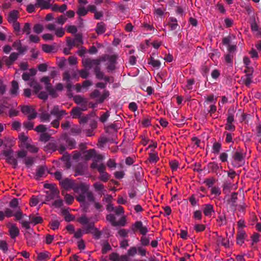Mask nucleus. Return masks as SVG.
I'll use <instances>...</instances> for the list:
<instances>
[{"instance_id":"a19ab883","label":"nucleus","mask_w":261,"mask_h":261,"mask_svg":"<svg viewBox=\"0 0 261 261\" xmlns=\"http://www.w3.org/2000/svg\"><path fill=\"white\" fill-rule=\"evenodd\" d=\"M106 220L110 222L113 226H115L116 224V218L113 214H109L106 216Z\"/></svg>"},{"instance_id":"c85d7f7f","label":"nucleus","mask_w":261,"mask_h":261,"mask_svg":"<svg viewBox=\"0 0 261 261\" xmlns=\"http://www.w3.org/2000/svg\"><path fill=\"white\" fill-rule=\"evenodd\" d=\"M45 170H46V168L45 166H40L38 168V169L36 172V176H37L36 179H38V178L41 177L44 174Z\"/></svg>"},{"instance_id":"4c0bfd02","label":"nucleus","mask_w":261,"mask_h":261,"mask_svg":"<svg viewBox=\"0 0 261 261\" xmlns=\"http://www.w3.org/2000/svg\"><path fill=\"white\" fill-rule=\"evenodd\" d=\"M148 160L150 163H156L159 160V158L156 153H150Z\"/></svg>"},{"instance_id":"774afa93","label":"nucleus","mask_w":261,"mask_h":261,"mask_svg":"<svg viewBox=\"0 0 261 261\" xmlns=\"http://www.w3.org/2000/svg\"><path fill=\"white\" fill-rule=\"evenodd\" d=\"M171 168L172 170L175 171L178 167V162L175 160L172 161L169 163Z\"/></svg>"},{"instance_id":"864d4df0","label":"nucleus","mask_w":261,"mask_h":261,"mask_svg":"<svg viewBox=\"0 0 261 261\" xmlns=\"http://www.w3.org/2000/svg\"><path fill=\"white\" fill-rule=\"evenodd\" d=\"M34 162V159L33 157H27L24 160V163L27 166L29 167L32 166Z\"/></svg>"},{"instance_id":"b1692460","label":"nucleus","mask_w":261,"mask_h":261,"mask_svg":"<svg viewBox=\"0 0 261 261\" xmlns=\"http://www.w3.org/2000/svg\"><path fill=\"white\" fill-rule=\"evenodd\" d=\"M86 154L84 155V159L86 161L89 160L92 157L96 154V151L94 149H90L85 152Z\"/></svg>"},{"instance_id":"bb28decb","label":"nucleus","mask_w":261,"mask_h":261,"mask_svg":"<svg viewBox=\"0 0 261 261\" xmlns=\"http://www.w3.org/2000/svg\"><path fill=\"white\" fill-rule=\"evenodd\" d=\"M76 13L80 17L84 16L88 13L87 9H86L85 7L82 6H79L78 7Z\"/></svg>"},{"instance_id":"13d9d810","label":"nucleus","mask_w":261,"mask_h":261,"mask_svg":"<svg viewBox=\"0 0 261 261\" xmlns=\"http://www.w3.org/2000/svg\"><path fill=\"white\" fill-rule=\"evenodd\" d=\"M234 55L233 54H228L225 56V60L227 63H232Z\"/></svg>"},{"instance_id":"c9c22d12","label":"nucleus","mask_w":261,"mask_h":261,"mask_svg":"<svg viewBox=\"0 0 261 261\" xmlns=\"http://www.w3.org/2000/svg\"><path fill=\"white\" fill-rule=\"evenodd\" d=\"M60 224V222L58 220H55L51 221L49 223V225L51 229L55 230L59 228Z\"/></svg>"},{"instance_id":"f8f14e48","label":"nucleus","mask_w":261,"mask_h":261,"mask_svg":"<svg viewBox=\"0 0 261 261\" xmlns=\"http://www.w3.org/2000/svg\"><path fill=\"white\" fill-rule=\"evenodd\" d=\"M46 200L49 201L59 196V191L57 188H53L51 191L46 192Z\"/></svg>"},{"instance_id":"aec40b11","label":"nucleus","mask_w":261,"mask_h":261,"mask_svg":"<svg viewBox=\"0 0 261 261\" xmlns=\"http://www.w3.org/2000/svg\"><path fill=\"white\" fill-rule=\"evenodd\" d=\"M238 193L237 192H233L231 194L230 198L227 200V202L230 203L231 206L236 207L237 204H236L237 200L238 199Z\"/></svg>"},{"instance_id":"052dcab7","label":"nucleus","mask_w":261,"mask_h":261,"mask_svg":"<svg viewBox=\"0 0 261 261\" xmlns=\"http://www.w3.org/2000/svg\"><path fill=\"white\" fill-rule=\"evenodd\" d=\"M194 229L196 232H201L205 230V226L203 224H196L194 226Z\"/></svg>"},{"instance_id":"f3484780","label":"nucleus","mask_w":261,"mask_h":261,"mask_svg":"<svg viewBox=\"0 0 261 261\" xmlns=\"http://www.w3.org/2000/svg\"><path fill=\"white\" fill-rule=\"evenodd\" d=\"M29 219L30 222L34 225L38 224H41L43 222V220L41 217H35L33 215H30L29 216Z\"/></svg>"},{"instance_id":"4468645a","label":"nucleus","mask_w":261,"mask_h":261,"mask_svg":"<svg viewBox=\"0 0 261 261\" xmlns=\"http://www.w3.org/2000/svg\"><path fill=\"white\" fill-rule=\"evenodd\" d=\"M84 110V109H81L80 107H74L72 109L70 115L72 116L73 118H79L82 115V112Z\"/></svg>"},{"instance_id":"0eeeda50","label":"nucleus","mask_w":261,"mask_h":261,"mask_svg":"<svg viewBox=\"0 0 261 261\" xmlns=\"http://www.w3.org/2000/svg\"><path fill=\"white\" fill-rule=\"evenodd\" d=\"M82 63L83 66L85 68H88V69L91 68L93 66L95 67L99 66L100 65V61L97 59H91L90 58H87L85 60H83L82 61Z\"/></svg>"},{"instance_id":"2eb2a0df","label":"nucleus","mask_w":261,"mask_h":261,"mask_svg":"<svg viewBox=\"0 0 261 261\" xmlns=\"http://www.w3.org/2000/svg\"><path fill=\"white\" fill-rule=\"evenodd\" d=\"M18 11L17 10H13L10 12L8 15V21L9 22L11 23L13 22L17 21L18 17Z\"/></svg>"},{"instance_id":"1a4fd4ad","label":"nucleus","mask_w":261,"mask_h":261,"mask_svg":"<svg viewBox=\"0 0 261 261\" xmlns=\"http://www.w3.org/2000/svg\"><path fill=\"white\" fill-rule=\"evenodd\" d=\"M245 156L246 153H244L242 150L238 149L234 153L232 158L236 162H241L244 160Z\"/></svg>"},{"instance_id":"e2e57ef3","label":"nucleus","mask_w":261,"mask_h":261,"mask_svg":"<svg viewBox=\"0 0 261 261\" xmlns=\"http://www.w3.org/2000/svg\"><path fill=\"white\" fill-rule=\"evenodd\" d=\"M244 72L246 73V76H252L253 69L252 67L246 66Z\"/></svg>"},{"instance_id":"393cba45","label":"nucleus","mask_w":261,"mask_h":261,"mask_svg":"<svg viewBox=\"0 0 261 261\" xmlns=\"http://www.w3.org/2000/svg\"><path fill=\"white\" fill-rule=\"evenodd\" d=\"M94 222H91L88 223L87 225L85 227L84 229V233L88 234L91 233L92 230H93L95 228Z\"/></svg>"},{"instance_id":"5701e85b","label":"nucleus","mask_w":261,"mask_h":261,"mask_svg":"<svg viewBox=\"0 0 261 261\" xmlns=\"http://www.w3.org/2000/svg\"><path fill=\"white\" fill-rule=\"evenodd\" d=\"M11 86L12 87L10 91L11 94L16 95L19 88L18 83L17 81L14 80L11 83Z\"/></svg>"},{"instance_id":"ddd939ff","label":"nucleus","mask_w":261,"mask_h":261,"mask_svg":"<svg viewBox=\"0 0 261 261\" xmlns=\"http://www.w3.org/2000/svg\"><path fill=\"white\" fill-rule=\"evenodd\" d=\"M9 232L11 238L13 239L19 236V230L16 224H12L9 227Z\"/></svg>"},{"instance_id":"4d7b16f0","label":"nucleus","mask_w":261,"mask_h":261,"mask_svg":"<svg viewBox=\"0 0 261 261\" xmlns=\"http://www.w3.org/2000/svg\"><path fill=\"white\" fill-rule=\"evenodd\" d=\"M4 212L5 217L7 218L11 217L14 215V211L11 210L9 208H5V211Z\"/></svg>"},{"instance_id":"c756f323","label":"nucleus","mask_w":261,"mask_h":261,"mask_svg":"<svg viewBox=\"0 0 261 261\" xmlns=\"http://www.w3.org/2000/svg\"><path fill=\"white\" fill-rule=\"evenodd\" d=\"M76 221L82 225H87L89 223V219L85 215L77 219Z\"/></svg>"},{"instance_id":"7c9ffc66","label":"nucleus","mask_w":261,"mask_h":261,"mask_svg":"<svg viewBox=\"0 0 261 261\" xmlns=\"http://www.w3.org/2000/svg\"><path fill=\"white\" fill-rule=\"evenodd\" d=\"M30 86L31 87L33 86L34 92L35 94H37L42 89V87L35 81L31 82Z\"/></svg>"},{"instance_id":"4be33fe9","label":"nucleus","mask_w":261,"mask_h":261,"mask_svg":"<svg viewBox=\"0 0 261 261\" xmlns=\"http://www.w3.org/2000/svg\"><path fill=\"white\" fill-rule=\"evenodd\" d=\"M46 28L50 31H56V33H64V30L62 28L56 29V25L53 23H49L46 25Z\"/></svg>"},{"instance_id":"5fc2aeb1","label":"nucleus","mask_w":261,"mask_h":261,"mask_svg":"<svg viewBox=\"0 0 261 261\" xmlns=\"http://www.w3.org/2000/svg\"><path fill=\"white\" fill-rule=\"evenodd\" d=\"M33 30L35 33H41L43 30V27L42 24H36L34 26Z\"/></svg>"},{"instance_id":"39448f33","label":"nucleus","mask_w":261,"mask_h":261,"mask_svg":"<svg viewBox=\"0 0 261 261\" xmlns=\"http://www.w3.org/2000/svg\"><path fill=\"white\" fill-rule=\"evenodd\" d=\"M67 44L69 47L72 48L73 46H79L83 44L82 36L81 34H76L74 38H67Z\"/></svg>"},{"instance_id":"3c124183","label":"nucleus","mask_w":261,"mask_h":261,"mask_svg":"<svg viewBox=\"0 0 261 261\" xmlns=\"http://www.w3.org/2000/svg\"><path fill=\"white\" fill-rule=\"evenodd\" d=\"M42 49L44 52L49 53L53 51L54 47L48 44H43L42 45Z\"/></svg>"},{"instance_id":"79ce46f5","label":"nucleus","mask_w":261,"mask_h":261,"mask_svg":"<svg viewBox=\"0 0 261 261\" xmlns=\"http://www.w3.org/2000/svg\"><path fill=\"white\" fill-rule=\"evenodd\" d=\"M66 142L67 144L70 149H73L75 147L76 142L73 139L67 138L66 139Z\"/></svg>"},{"instance_id":"338daca9","label":"nucleus","mask_w":261,"mask_h":261,"mask_svg":"<svg viewBox=\"0 0 261 261\" xmlns=\"http://www.w3.org/2000/svg\"><path fill=\"white\" fill-rule=\"evenodd\" d=\"M66 216H65V220L66 221V222H70V221H73L74 219H75V217L71 215V214H70L69 213V212H66Z\"/></svg>"},{"instance_id":"a211bd4d","label":"nucleus","mask_w":261,"mask_h":261,"mask_svg":"<svg viewBox=\"0 0 261 261\" xmlns=\"http://www.w3.org/2000/svg\"><path fill=\"white\" fill-rule=\"evenodd\" d=\"M50 253L48 252L45 251L38 253L37 260L39 261H47L50 259Z\"/></svg>"},{"instance_id":"6ab92c4d","label":"nucleus","mask_w":261,"mask_h":261,"mask_svg":"<svg viewBox=\"0 0 261 261\" xmlns=\"http://www.w3.org/2000/svg\"><path fill=\"white\" fill-rule=\"evenodd\" d=\"M213 213H214L213 206L212 204H205L203 209V214L205 216H211Z\"/></svg>"},{"instance_id":"603ef678","label":"nucleus","mask_w":261,"mask_h":261,"mask_svg":"<svg viewBox=\"0 0 261 261\" xmlns=\"http://www.w3.org/2000/svg\"><path fill=\"white\" fill-rule=\"evenodd\" d=\"M21 111L23 114L26 115L30 113L32 110L29 106H21Z\"/></svg>"},{"instance_id":"a18cd8bd","label":"nucleus","mask_w":261,"mask_h":261,"mask_svg":"<svg viewBox=\"0 0 261 261\" xmlns=\"http://www.w3.org/2000/svg\"><path fill=\"white\" fill-rule=\"evenodd\" d=\"M34 130L38 133H42V134L45 133L47 130V128L44 125L39 124L34 128Z\"/></svg>"},{"instance_id":"a878e982","label":"nucleus","mask_w":261,"mask_h":261,"mask_svg":"<svg viewBox=\"0 0 261 261\" xmlns=\"http://www.w3.org/2000/svg\"><path fill=\"white\" fill-rule=\"evenodd\" d=\"M94 71L95 74L96 78L99 80H102L104 77V73L100 71V66L95 67Z\"/></svg>"},{"instance_id":"f704fd0d","label":"nucleus","mask_w":261,"mask_h":261,"mask_svg":"<svg viewBox=\"0 0 261 261\" xmlns=\"http://www.w3.org/2000/svg\"><path fill=\"white\" fill-rule=\"evenodd\" d=\"M40 118L42 122L49 121L50 119V113L43 112L40 115Z\"/></svg>"},{"instance_id":"423d86ee","label":"nucleus","mask_w":261,"mask_h":261,"mask_svg":"<svg viewBox=\"0 0 261 261\" xmlns=\"http://www.w3.org/2000/svg\"><path fill=\"white\" fill-rule=\"evenodd\" d=\"M89 187L88 185L84 183L81 182V186L79 188V192H81V193L76 197V199L80 202H84L85 201V196L87 192L89 190Z\"/></svg>"},{"instance_id":"473e14b6","label":"nucleus","mask_w":261,"mask_h":261,"mask_svg":"<svg viewBox=\"0 0 261 261\" xmlns=\"http://www.w3.org/2000/svg\"><path fill=\"white\" fill-rule=\"evenodd\" d=\"M25 147L32 153H36L38 151V148L35 145H31L29 143H25Z\"/></svg>"},{"instance_id":"680f3d73","label":"nucleus","mask_w":261,"mask_h":261,"mask_svg":"<svg viewBox=\"0 0 261 261\" xmlns=\"http://www.w3.org/2000/svg\"><path fill=\"white\" fill-rule=\"evenodd\" d=\"M0 248L3 250L5 252L8 250V244L5 241H0Z\"/></svg>"},{"instance_id":"58836bf2","label":"nucleus","mask_w":261,"mask_h":261,"mask_svg":"<svg viewBox=\"0 0 261 261\" xmlns=\"http://www.w3.org/2000/svg\"><path fill=\"white\" fill-rule=\"evenodd\" d=\"M112 247L108 241H106L102 246L101 252L102 254H106L108 251L111 250Z\"/></svg>"},{"instance_id":"9b49d317","label":"nucleus","mask_w":261,"mask_h":261,"mask_svg":"<svg viewBox=\"0 0 261 261\" xmlns=\"http://www.w3.org/2000/svg\"><path fill=\"white\" fill-rule=\"evenodd\" d=\"M35 6L41 9H48L51 7L50 2L47 0H37Z\"/></svg>"},{"instance_id":"c03bdc74","label":"nucleus","mask_w":261,"mask_h":261,"mask_svg":"<svg viewBox=\"0 0 261 261\" xmlns=\"http://www.w3.org/2000/svg\"><path fill=\"white\" fill-rule=\"evenodd\" d=\"M110 178V175L106 172L100 173V176L99 177V179L103 182H107Z\"/></svg>"},{"instance_id":"7ed1b4c3","label":"nucleus","mask_w":261,"mask_h":261,"mask_svg":"<svg viewBox=\"0 0 261 261\" xmlns=\"http://www.w3.org/2000/svg\"><path fill=\"white\" fill-rule=\"evenodd\" d=\"M10 207L16 211L14 213V215L16 220H20L22 218L23 214L21 211L20 207L19 206L18 199L17 198L12 199L9 202Z\"/></svg>"},{"instance_id":"8fccbe9b","label":"nucleus","mask_w":261,"mask_h":261,"mask_svg":"<svg viewBox=\"0 0 261 261\" xmlns=\"http://www.w3.org/2000/svg\"><path fill=\"white\" fill-rule=\"evenodd\" d=\"M91 233L93 234L94 238L96 240L99 239L102 234L101 232L97 228H95L92 231Z\"/></svg>"},{"instance_id":"9d476101","label":"nucleus","mask_w":261,"mask_h":261,"mask_svg":"<svg viewBox=\"0 0 261 261\" xmlns=\"http://www.w3.org/2000/svg\"><path fill=\"white\" fill-rule=\"evenodd\" d=\"M87 167L82 163H78L74 168L75 176L84 175Z\"/></svg>"},{"instance_id":"20e7f679","label":"nucleus","mask_w":261,"mask_h":261,"mask_svg":"<svg viewBox=\"0 0 261 261\" xmlns=\"http://www.w3.org/2000/svg\"><path fill=\"white\" fill-rule=\"evenodd\" d=\"M13 153V151L11 149L7 150H4L3 151V155L6 157L7 162L12 165L13 168L15 169L17 166V161L12 155Z\"/></svg>"},{"instance_id":"09e8293b","label":"nucleus","mask_w":261,"mask_h":261,"mask_svg":"<svg viewBox=\"0 0 261 261\" xmlns=\"http://www.w3.org/2000/svg\"><path fill=\"white\" fill-rule=\"evenodd\" d=\"M126 217L125 216L122 217L119 221L117 222L116 224H115V226H124L126 225Z\"/></svg>"},{"instance_id":"de8ad7c7","label":"nucleus","mask_w":261,"mask_h":261,"mask_svg":"<svg viewBox=\"0 0 261 261\" xmlns=\"http://www.w3.org/2000/svg\"><path fill=\"white\" fill-rule=\"evenodd\" d=\"M221 148V144L219 142H215L213 146V152L215 153H218Z\"/></svg>"},{"instance_id":"bf43d9fd","label":"nucleus","mask_w":261,"mask_h":261,"mask_svg":"<svg viewBox=\"0 0 261 261\" xmlns=\"http://www.w3.org/2000/svg\"><path fill=\"white\" fill-rule=\"evenodd\" d=\"M61 110H59L58 106H55L52 110L50 111V115H53L57 117Z\"/></svg>"},{"instance_id":"412c9836","label":"nucleus","mask_w":261,"mask_h":261,"mask_svg":"<svg viewBox=\"0 0 261 261\" xmlns=\"http://www.w3.org/2000/svg\"><path fill=\"white\" fill-rule=\"evenodd\" d=\"M58 149L57 145L55 143L49 142L44 146V151L55 152Z\"/></svg>"},{"instance_id":"e433bc0d","label":"nucleus","mask_w":261,"mask_h":261,"mask_svg":"<svg viewBox=\"0 0 261 261\" xmlns=\"http://www.w3.org/2000/svg\"><path fill=\"white\" fill-rule=\"evenodd\" d=\"M50 139V136L47 133L41 134L39 137V140L41 142H46Z\"/></svg>"},{"instance_id":"0e129e2a","label":"nucleus","mask_w":261,"mask_h":261,"mask_svg":"<svg viewBox=\"0 0 261 261\" xmlns=\"http://www.w3.org/2000/svg\"><path fill=\"white\" fill-rule=\"evenodd\" d=\"M215 181V180L213 178H207L204 180V183H205L207 187H211L214 184Z\"/></svg>"},{"instance_id":"37998d69","label":"nucleus","mask_w":261,"mask_h":261,"mask_svg":"<svg viewBox=\"0 0 261 261\" xmlns=\"http://www.w3.org/2000/svg\"><path fill=\"white\" fill-rule=\"evenodd\" d=\"M208 167L212 172H216L219 169V166L217 163L215 162H211L208 164Z\"/></svg>"},{"instance_id":"cd10ccee","label":"nucleus","mask_w":261,"mask_h":261,"mask_svg":"<svg viewBox=\"0 0 261 261\" xmlns=\"http://www.w3.org/2000/svg\"><path fill=\"white\" fill-rule=\"evenodd\" d=\"M148 63L151 65L153 67H159L161 65V62L159 60H155L152 57L148 59Z\"/></svg>"},{"instance_id":"72a5a7b5","label":"nucleus","mask_w":261,"mask_h":261,"mask_svg":"<svg viewBox=\"0 0 261 261\" xmlns=\"http://www.w3.org/2000/svg\"><path fill=\"white\" fill-rule=\"evenodd\" d=\"M106 30V24L103 22H101L97 24L96 29V33H104Z\"/></svg>"},{"instance_id":"6e6d98bb","label":"nucleus","mask_w":261,"mask_h":261,"mask_svg":"<svg viewBox=\"0 0 261 261\" xmlns=\"http://www.w3.org/2000/svg\"><path fill=\"white\" fill-rule=\"evenodd\" d=\"M80 76L82 79H87L89 75V72L84 69H82L78 71Z\"/></svg>"},{"instance_id":"dca6fc26","label":"nucleus","mask_w":261,"mask_h":261,"mask_svg":"<svg viewBox=\"0 0 261 261\" xmlns=\"http://www.w3.org/2000/svg\"><path fill=\"white\" fill-rule=\"evenodd\" d=\"M25 237L27 240V245L29 246H33L36 245V241L34 237L29 232H27L25 233Z\"/></svg>"},{"instance_id":"ea45409f","label":"nucleus","mask_w":261,"mask_h":261,"mask_svg":"<svg viewBox=\"0 0 261 261\" xmlns=\"http://www.w3.org/2000/svg\"><path fill=\"white\" fill-rule=\"evenodd\" d=\"M74 102L77 105H79L83 102H86L85 98L82 97L80 95H75L73 98Z\"/></svg>"},{"instance_id":"6e6552de","label":"nucleus","mask_w":261,"mask_h":261,"mask_svg":"<svg viewBox=\"0 0 261 261\" xmlns=\"http://www.w3.org/2000/svg\"><path fill=\"white\" fill-rule=\"evenodd\" d=\"M110 95V93L108 90H104L101 96L96 100L95 103H93L91 102L89 103V106L90 108H94L96 105L98 103H102L103 102L105 99H106Z\"/></svg>"},{"instance_id":"49530a36","label":"nucleus","mask_w":261,"mask_h":261,"mask_svg":"<svg viewBox=\"0 0 261 261\" xmlns=\"http://www.w3.org/2000/svg\"><path fill=\"white\" fill-rule=\"evenodd\" d=\"M64 198L66 203L68 205L71 204L74 201V197L72 195L68 194H66L65 195Z\"/></svg>"},{"instance_id":"2f4dec72","label":"nucleus","mask_w":261,"mask_h":261,"mask_svg":"<svg viewBox=\"0 0 261 261\" xmlns=\"http://www.w3.org/2000/svg\"><path fill=\"white\" fill-rule=\"evenodd\" d=\"M217 223L219 224V226H222L223 225L226 224V219L225 214L221 215L218 216L217 219L216 220Z\"/></svg>"},{"instance_id":"69168bd1","label":"nucleus","mask_w":261,"mask_h":261,"mask_svg":"<svg viewBox=\"0 0 261 261\" xmlns=\"http://www.w3.org/2000/svg\"><path fill=\"white\" fill-rule=\"evenodd\" d=\"M23 125V126L28 130H32L34 128V123L32 122H24Z\"/></svg>"},{"instance_id":"f03ea898","label":"nucleus","mask_w":261,"mask_h":261,"mask_svg":"<svg viewBox=\"0 0 261 261\" xmlns=\"http://www.w3.org/2000/svg\"><path fill=\"white\" fill-rule=\"evenodd\" d=\"M60 184L65 190L67 191L72 189L75 193H79V188L81 186V183H76L74 180L68 178L61 181Z\"/></svg>"},{"instance_id":"f257e3e1","label":"nucleus","mask_w":261,"mask_h":261,"mask_svg":"<svg viewBox=\"0 0 261 261\" xmlns=\"http://www.w3.org/2000/svg\"><path fill=\"white\" fill-rule=\"evenodd\" d=\"M132 230L135 232L137 230H139L140 233L142 235L140 239V242L142 246H146L149 244V239L146 237V234L148 232L147 228L143 226L142 222L140 221H136L131 227Z\"/></svg>"}]
</instances>
